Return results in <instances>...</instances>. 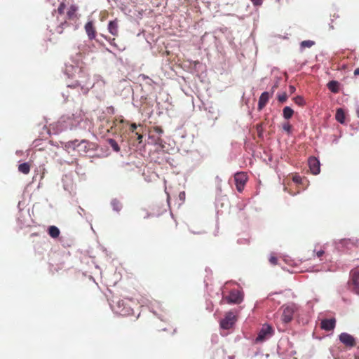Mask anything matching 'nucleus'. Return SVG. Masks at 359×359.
<instances>
[{"label": "nucleus", "mask_w": 359, "mask_h": 359, "mask_svg": "<svg viewBox=\"0 0 359 359\" xmlns=\"http://www.w3.org/2000/svg\"><path fill=\"white\" fill-rule=\"evenodd\" d=\"M299 309V306L294 303L284 304L282 306L280 309V310L282 311L281 320L284 323H290L292 320L294 314L298 313Z\"/></svg>", "instance_id": "f257e3e1"}, {"label": "nucleus", "mask_w": 359, "mask_h": 359, "mask_svg": "<svg viewBox=\"0 0 359 359\" xmlns=\"http://www.w3.org/2000/svg\"><path fill=\"white\" fill-rule=\"evenodd\" d=\"M243 293L238 290H232L230 291L228 296L223 297L222 300L227 304H238L243 302Z\"/></svg>", "instance_id": "f03ea898"}, {"label": "nucleus", "mask_w": 359, "mask_h": 359, "mask_svg": "<svg viewBox=\"0 0 359 359\" xmlns=\"http://www.w3.org/2000/svg\"><path fill=\"white\" fill-rule=\"evenodd\" d=\"M234 181L237 191L242 192L248 181V175L244 172H237L234 175Z\"/></svg>", "instance_id": "7ed1b4c3"}, {"label": "nucleus", "mask_w": 359, "mask_h": 359, "mask_svg": "<svg viewBox=\"0 0 359 359\" xmlns=\"http://www.w3.org/2000/svg\"><path fill=\"white\" fill-rule=\"evenodd\" d=\"M273 334V329L269 325H265L262 327L261 330L259 332L258 335L256 338L257 341H263L265 339L269 338Z\"/></svg>", "instance_id": "20e7f679"}, {"label": "nucleus", "mask_w": 359, "mask_h": 359, "mask_svg": "<svg viewBox=\"0 0 359 359\" xmlns=\"http://www.w3.org/2000/svg\"><path fill=\"white\" fill-rule=\"evenodd\" d=\"M236 322V316L233 313L229 312L226 314L224 319L220 322V326L225 330L230 329Z\"/></svg>", "instance_id": "39448f33"}, {"label": "nucleus", "mask_w": 359, "mask_h": 359, "mask_svg": "<svg viewBox=\"0 0 359 359\" xmlns=\"http://www.w3.org/2000/svg\"><path fill=\"white\" fill-rule=\"evenodd\" d=\"M351 283L353 285V289L359 294V269H356L351 271Z\"/></svg>", "instance_id": "423d86ee"}, {"label": "nucleus", "mask_w": 359, "mask_h": 359, "mask_svg": "<svg viewBox=\"0 0 359 359\" xmlns=\"http://www.w3.org/2000/svg\"><path fill=\"white\" fill-rule=\"evenodd\" d=\"M339 340L346 346L353 347L355 345V339L348 333H341L339 335Z\"/></svg>", "instance_id": "0eeeda50"}, {"label": "nucleus", "mask_w": 359, "mask_h": 359, "mask_svg": "<svg viewBox=\"0 0 359 359\" xmlns=\"http://www.w3.org/2000/svg\"><path fill=\"white\" fill-rule=\"evenodd\" d=\"M309 166L313 175H318L320 171V161L315 157L309 158Z\"/></svg>", "instance_id": "6e6552de"}, {"label": "nucleus", "mask_w": 359, "mask_h": 359, "mask_svg": "<svg viewBox=\"0 0 359 359\" xmlns=\"http://www.w3.org/2000/svg\"><path fill=\"white\" fill-rule=\"evenodd\" d=\"M336 325L335 318L324 319L320 323V327L326 331H331L334 330Z\"/></svg>", "instance_id": "1a4fd4ad"}, {"label": "nucleus", "mask_w": 359, "mask_h": 359, "mask_svg": "<svg viewBox=\"0 0 359 359\" xmlns=\"http://www.w3.org/2000/svg\"><path fill=\"white\" fill-rule=\"evenodd\" d=\"M85 30L89 39L92 40L95 38L96 31L92 21L88 22L85 25Z\"/></svg>", "instance_id": "9d476101"}, {"label": "nucleus", "mask_w": 359, "mask_h": 359, "mask_svg": "<svg viewBox=\"0 0 359 359\" xmlns=\"http://www.w3.org/2000/svg\"><path fill=\"white\" fill-rule=\"evenodd\" d=\"M270 95L268 92H264L261 94L259 102H258V109L262 110L269 102Z\"/></svg>", "instance_id": "9b49d317"}, {"label": "nucleus", "mask_w": 359, "mask_h": 359, "mask_svg": "<svg viewBox=\"0 0 359 359\" xmlns=\"http://www.w3.org/2000/svg\"><path fill=\"white\" fill-rule=\"evenodd\" d=\"M108 30L113 36H118V20L116 19L114 20L110 21L108 24Z\"/></svg>", "instance_id": "f8f14e48"}, {"label": "nucleus", "mask_w": 359, "mask_h": 359, "mask_svg": "<svg viewBox=\"0 0 359 359\" xmlns=\"http://www.w3.org/2000/svg\"><path fill=\"white\" fill-rule=\"evenodd\" d=\"M78 151L82 153H87L90 149V144L86 140L81 141L78 144L76 145Z\"/></svg>", "instance_id": "ddd939ff"}, {"label": "nucleus", "mask_w": 359, "mask_h": 359, "mask_svg": "<svg viewBox=\"0 0 359 359\" xmlns=\"http://www.w3.org/2000/svg\"><path fill=\"white\" fill-rule=\"evenodd\" d=\"M327 86L328 89L334 93H337L339 91V83L337 81H330Z\"/></svg>", "instance_id": "4468645a"}, {"label": "nucleus", "mask_w": 359, "mask_h": 359, "mask_svg": "<svg viewBox=\"0 0 359 359\" xmlns=\"http://www.w3.org/2000/svg\"><path fill=\"white\" fill-rule=\"evenodd\" d=\"M48 233L50 237L56 238L59 236L60 232L57 226H50L48 229Z\"/></svg>", "instance_id": "2eb2a0df"}, {"label": "nucleus", "mask_w": 359, "mask_h": 359, "mask_svg": "<svg viewBox=\"0 0 359 359\" xmlns=\"http://www.w3.org/2000/svg\"><path fill=\"white\" fill-rule=\"evenodd\" d=\"M336 120L340 123H344L345 121V114L341 108L337 109L335 114Z\"/></svg>", "instance_id": "dca6fc26"}, {"label": "nucleus", "mask_w": 359, "mask_h": 359, "mask_svg": "<svg viewBox=\"0 0 359 359\" xmlns=\"http://www.w3.org/2000/svg\"><path fill=\"white\" fill-rule=\"evenodd\" d=\"M31 165L29 163H23L18 165V171L27 175L30 171Z\"/></svg>", "instance_id": "f3484780"}, {"label": "nucleus", "mask_w": 359, "mask_h": 359, "mask_svg": "<svg viewBox=\"0 0 359 359\" xmlns=\"http://www.w3.org/2000/svg\"><path fill=\"white\" fill-rule=\"evenodd\" d=\"M76 11L77 7L74 5H72L67 13V18L69 20H74L76 18Z\"/></svg>", "instance_id": "a211bd4d"}, {"label": "nucleus", "mask_w": 359, "mask_h": 359, "mask_svg": "<svg viewBox=\"0 0 359 359\" xmlns=\"http://www.w3.org/2000/svg\"><path fill=\"white\" fill-rule=\"evenodd\" d=\"M294 114V110L290 107H285L283 110V116L285 119H290Z\"/></svg>", "instance_id": "6ab92c4d"}, {"label": "nucleus", "mask_w": 359, "mask_h": 359, "mask_svg": "<svg viewBox=\"0 0 359 359\" xmlns=\"http://www.w3.org/2000/svg\"><path fill=\"white\" fill-rule=\"evenodd\" d=\"M111 205L112 206L113 210L116 212H119L123 207L121 201L116 198H114L111 201Z\"/></svg>", "instance_id": "aec40b11"}, {"label": "nucleus", "mask_w": 359, "mask_h": 359, "mask_svg": "<svg viewBox=\"0 0 359 359\" xmlns=\"http://www.w3.org/2000/svg\"><path fill=\"white\" fill-rule=\"evenodd\" d=\"M132 309L130 306H124L121 309L118 310L117 312H119L121 315L122 316H128L132 313Z\"/></svg>", "instance_id": "412c9836"}, {"label": "nucleus", "mask_w": 359, "mask_h": 359, "mask_svg": "<svg viewBox=\"0 0 359 359\" xmlns=\"http://www.w3.org/2000/svg\"><path fill=\"white\" fill-rule=\"evenodd\" d=\"M107 142L114 151L116 152H118L120 151V147L115 140L109 138L107 140Z\"/></svg>", "instance_id": "4be33fe9"}, {"label": "nucleus", "mask_w": 359, "mask_h": 359, "mask_svg": "<svg viewBox=\"0 0 359 359\" xmlns=\"http://www.w3.org/2000/svg\"><path fill=\"white\" fill-rule=\"evenodd\" d=\"M293 100L295 104H297V105H299L300 107H303L306 104L304 97L302 96H299V95L294 97L293 98Z\"/></svg>", "instance_id": "5701e85b"}, {"label": "nucleus", "mask_w": 359, "mask_h": 359, "mask_svg": "<svg viewBox=\"0 0 359 359\" xmlns=\"http://www.w3.org/2000/svg\"><path fill=\"white\" fill-rule=\"evenodd\" d=\"M314 41L311 40H306L302 41L300 46L301 48H311L313 45H314Z\"/></svg>", "instance_id": "b1692460"}, {"label": "nucleus", "mask_w": 359, "mask_h": 359, "mask_svg": "<svg viewBox=\"0 0 359 359\" xmlns=\"http://www.w3.org/2000/svg\"><path fill=\"white\" fill-rule=\"evenodd\" d=\"M292 126L289 122L284 123L283 124V129L287 132L288 134H290L292 132Z\"/></svg>", "instance_id": "393cba45"}, {"label": "nucleus", "mask_w": 359, "mask_h": 359, "mask_svg": "<svg viewBox=\"0 0 359 359\" xmlns=\"http://www.w3.org/2000/svg\"><path fill=\"white\" fill-rule=\"evenodd\" d=\"M277 98L280 102L283 103L286 102V100H287V95L286 93H283L281 94L278 95Z\"/></svg>", "instance_id": "a878e982"}, {"label": "nucleus", "mask_w": 359, "mask_h": 359, "mask_svg": "<svg viewBox=\"0 0 359 359\" xmlns=\"http://www.w3.org/2000/svg\"><path fill=\"white\" fill-rule=\"evenodd\" d=\"M292 182L296 184H300L302 182V179L299 175H294L292 177Z\"/></svg>", "instance_id": "bb28decb"}, {"label": "nucleus", "mask_w": 359, "mask_h": 359, "mask_svg": "<svg viewBox=\"0 0 359 359\" xmlns=\"http://www.w3.org/2000/svg\"><path fill=\"white\" fill-rule=\"evenodd\" d=\"M66 8V5L64 2H61L57 8V11L59 14L62 15L65 12V9Z\"/></svg>", "instance_id": "cd10ccee"}, {"label": "nucleus", "mask_w": 359, "mask_h": 359, "mask_svg": "<svg viewBox=\"0 0 359 359\" xmlns=\"http://www.w3.org/2000/svg\"><path fill=\"white\" fill-rule=\"evenodd\" d=\"M269 260V262L273 265L278 264V259L274 255H271Z\"/></svg>", "instance_id": "c85d7f7f"}, {"label": "nucleus", "mask_w": 359, "mask_h": 359, "mask_svg": "<svg viewBox=\"0 0 359 359\" xmlns=\"http://www.w3.org/2000/svg\"><path fill=\"white\" fill-rule=\"evenodd\" d=\"M137 124H136V123H131V124L130 125V128H129V130H130V131L131 133H135V132H136V131H135V130L137 129Z\"/></svg>", "instance_id": "c756f323"}, {"label": "nucleus", "mask_w": 359, "mask_h": 359, "mask_svg": "<svg viewBox=\"0 0 359 359\" xmlns=\"http://www.w3.org/2000/svg\"><path fill=\"white\" fill-rule=\"evenodd\" d=\"M126 305V304L124 300H119L117 302V306L118 308V310L121 309V308H123Z\"/></svg>", "instance_id": "7c9ffc66"}, {"label": "nucleus", "mask_w": 359, "mask_h": 359, "mask_svg": "<svg viewBox=\"0 0 359 359\" xmlns=\"http://www.w3.org/2000/svg\"><path fill=\"white\" fill-rule=\"evenodd\" d=\"M135 135L137 136V140L139 143H141L142 141L143 136L140 132H135Z\"/></svg>", "instance_id": "2f4dec72"}, {"label": "nucleus", "mask_w": 359, "mask_h": 359, "mask_svg": "<svg viewBox=\"0 0 359 359\" xmlns=\"http://www.w3.org/2000/svg\"><path fill=\"white\" fill-rule=\"evenodd\" d=\"M118 122H119V123H125V122H126V123H128V122H127V121H126L124 119H122V118H121V119H120L119 121H118V119H116V120H115V121H114V122H113V126H117V123H118Z\"/></svg>", "instance_id": "473e14b6"}, {"label": "nucleus", "mask_w": 359, "mask_h": 359, "mask_svg": "<svg viewBox=\"0 0 359 359\" xmlns=\"http://www.w3.org/2000/svg\"><path fill=\"white\" fill-rule=\"evenodd\" d=\"M255 6H260L262 4V0H250Z\"/></svg>", "instance_id": "72a5a7b5"}, {"label": "nucleus", "mask_w": 359, "mask_h": 359, "mask_svg": "<svg viewBox=\"0 0 359 359\" xmlns=\"http://www.w3.org/2000/svg\"><path fill=\"white\" fill-rule=\"evenodd\" d=\"M76 86H81V88L82 89H83L84 88H88V86H87V84H86H86H82L81 81H77V82H76Z\"/></svg>", "instance_id": "f704fd0d"}, {"label": "nucleus", "mask_w": 359, "mask_h": 359, "mask_svg": "<svg viewBox=\"0 0 359 359\" xmlns=\"http://www.w3.org/2000/svg\"><path fill=\"white\" fill-rule=\"evenodd\" d=\"M324 254H325V252L323 250H319L316 252V255L319 258H320Z\"/></svg>", "instance_id": "c9c22d12"}, {"label": "nucleus", "mask_w": 359, "mask_h": 359, "mask_svg": "<svg viewBox=\"0 0 359 359\" xmlns=\"http://www.w3.org/2000/svg\"><path fill=\"white\" fill-rule=\"evenodd\" d=\"M154 130H155V131H156V133H158V134H161V133H163V130H162V129H161V128H160V127H156V128H154Z\"/></svg>", "instance_id": "e433bc0d"}, {"label": "nucleus", "mask_w": 359, "mask_h": 359, "mask_svg": "<svg viewBox=\"0 0 359 359\" xmlns=\"http://www.w3.org/2000/svg\"><path fill=\"white\" fill-rule=\"evenodd\" d=\"M289 89H290V92L291 93H294V91H295V88H294V86H289Z\"/></svg>", "instance_id": "4c0bfd02"}, {"label": "nucleus", "mask_w": 359, "mask_h": 359, "mask_svg": "<svg viewBox=\"0 0 359 359\" xmlns=\"http://www.w3.org/2000/svg\"><path fill=\"white\" fill-rule=\"evenodd\" d=\"M354 75L355 76H358L359 75V68H357V69H355Z\"/></svg>", "instance_id": "58836bf2"}, {"label": "nucleus", "mask_w": 359, "mask_h": 359, "mask_svg": "<svg viewBox=\"0 0 359 359\" xmlns=\"http://www.w3.org/2000/svg\"><path fill=\"white\" fill-rule=\"evenodd\" d=\"M180 198L182 199V198H184V196H185V193L183 191V192H181L179 195Z\"/></svg>", "instance_id": "ea45409f"}, {"label": "nucleus", "mask_w": 359, "mask_h": 359, "mask_svg": "<svg viewBox=\"0 0 359 359\" xmlns=\"http://www.w3.org/2000/svg\"><path fill=\"white\" fill-rule=\"evenodd\" d=\"M356 114H357V116L359 118V109L357 110Z\"/></svg>", "instance_id": "a19ab883"}, {"label": "nucleus", "mask_w": 359, "mask_h": 359, "mask_svg": "<svg viewBox=\"0 0 359 359\" xmlns=\"http://www.w3.org/2000/svg\"><path fill=\"white\" fill-rule=\"evenodd\" d=\"M289 193H290V194H292V195H295V194H296V193H292V192H290V191H289Z\"/></svg>", "instance_id": "79ce46f5"}, {"label": "nucleus", "mask_w": 359, "mask_h": 359, "mask_svg": "<svg viewBox=\"0 0 359 359\" xmlns=\"http://www.w3.org/2000/svg\"><path fill=\"white\" fill-rule=\"evenodd\" d=\"M355 359H359V357L355 355Z\"/></svg>", "instance_id": "37998d69"}]
</instances>
